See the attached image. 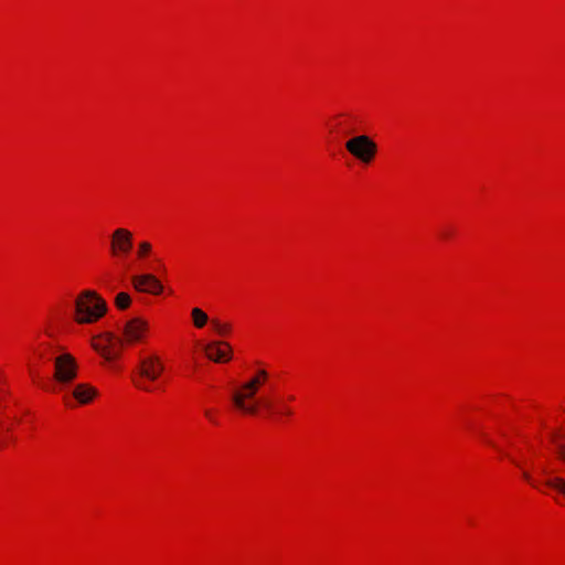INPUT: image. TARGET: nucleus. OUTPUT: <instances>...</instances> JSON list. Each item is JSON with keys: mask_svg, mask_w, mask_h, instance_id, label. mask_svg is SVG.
<instances>
[{"mask_svg": "<svg viewBox=\"0 0 565 565\" xmlns=\"http://www.w3.org/2000/svg\"><path fill=\"white\" fill-rule=\"evenodd\" d=\"M270 375L265 369H257L249 376L235 384L230 393L232 409L244 417H256L263 413L267 395L264 390Z\"/></svg>", "mask_w": 565, "mask_h": 565, "instance_id": "1", "label": "nucleus"}, {"mask_svg": "<svg viewBox=\"0 0 565 565\" xmlns=\"http://www.w3.org/2000/svg\"><path fill=\"white\" fill-rule=\"evenodd\" d=\"M167 371L164 358L157 353L150 352L141 356L131 374L132 386L142 393H154Z\"/></svg>", "mask_w": 565, "mask_h": 565, "instance_id": "2", "label": "nucleus"}, {"mask_svg": "<svg viewBox=\"0 0 565 565\" xmlns=\"http://www.w3.org/2000/svg\"><path fill=\"white\" fill-rule=\"evenodd\" d=\"M108 312L106 299L94 289H83L74 298L72 319L77 326H93Z\"/></svg>", "mask_w": 565, "mask_h": 565, "instance_id": "3", "label": "nucleus"}, {"mask_svg": "<svg viewBox=\"0 0 565 565\" xmlns=\"http://www.w3.org/2000/svg\"><path fill=\"white\" fill-rule=\"evenodd\" d=\"M89 347L103 360V364L115 363L122 355L120 339L110 331L92 335Z\"/></svg>", "mask_w": 565, "mask_h": 565, "instance_id": "4", "label": "nucleus"}, {"mask_svg": "<svg viewBox=\"0 0 565 565\" xmlns=\"http://www.w3.org/2000/svg\"><path fill=\"white\" fill-rule=\"evenodd\" d=\"M296 402L297 396L294 393H284L277 397H270L267 395L266 405H264L262 414H265L268 418L275 422L287 423L296 413Z\"/></svg>", "mask_w": 565, "mask_h": 565, "instance_id": "5", "label": "nucleus"}, {"mask_svg": "<svg viewBox=\"0 0 565 565\" xmlns=\"http://www.w3.org/2000/svg\"><path fill=\"white\" fill-rule=\"evenodd\" d=\"M344 148L348 153L364 166H370L376 159L379 147L373 138L367 135H358L349 138Z\"/></svg>", "mask_w": 565, "mask_h": 565, "instance_id": "6", "label": "nucleus"}, {"mask_svg": "<svg viewBox=\"0 0 565 565\" xmlns=\"http://www.w3.org/2000/svg\"><path fill=\"white\" fill-rule=\"evenodd\" d=\"M98 396L99 391L96 386L87 382H81L64 392L62 402L67 408H76L93 404Z\"/></svg>", "mask_w": 565, "mask_h": 565, "instance_id": "7", "label": "nucleus"}, {"mask_svg": "<svg viewBox=\"0 0 565 565\" xmlns=\"http://www.w3.org/2000/svg\"><path fill=\"white\" fill-rule=\"evenodd\" d=\"M53 379L57 384L68 385L73 383L79 373V365L76 358L64 352L54 359Z\"/></svg>", "mask_w": 565, "mask_h": 565, "instance_id": "8", "label": "nucleus"}, {"mask_svg": "<svg viewBox=\"0 0 565 565\" xmlns=\"http://www.w3.org/2000/svg\"><path fill=\"white\" fill-rule=\"evenodd\" d=\"M150 333L149 322L141 318L136 317L128 320L121 331L120 342L122 345L134 347L147 342Z\"/></svg>", "mask_w": 565, "mask_h": 565, "instance_id": "9", "label": "nucleus"}, {"mask_svg": "<svg viewBox=\"0 0 565 565\" xmlns=\"http://www.w3.org/2000/svg\"><path fill=\"white\" fill-rule=\"evenodd\" d=\"M134 249V233L127 227L115 228L109 236V255L115 259L127 258Z\"/></svg>", "mask_w": 565, "mask_h": 565, "instance_id": "10", "label": "nucleus"}, {"mask_svg": "<svg viewBox=\"0 0 565 565\" xmlns=\"http://www.w3.org/2000/svg\"><path fill=\"white\" fill-rule=\"evenodd\" d=\"M205 358L216 364H226L234 356L232 345L223 340H213L202 344Z\"/></svg>", "mask_w": 565, "mask_h": 565, "instance_id": "11", "label": "nucleus"}, {"mask_svg": "<svg viewBox=\"0 0 565 565\" xmlns=\"http://www.w3.org/2000/svg\"><path fill=\"white\" fill-rule=\"evenodd\" d=\"M132 287L142 294L160 296L163 292L162 282L152 274L135 275L131 278Z\"/></svg>", "mask_w": 565, "mask_h": 565, "instance_id": "12", "label": "nucleus"}, {"mask_svg": "<svg viewBox=\"0 0 565 565\" xmlns=\"http://www.w3.org/2000/svg\"><path fill=\"white\" fill-rule=\"evenodd\" d=\"M190 320L194 329L202 330L207 324L211 326L212 319L202 308L194 307L190 311Z\"/></svg>", "mask_w": 565, "mask_h": 565, "instance_id": "13", "label": "nucleus"}, {"mask_svg": "<svg viewBox=\"0 0 565 565\" xmlns=\"http://www.w3.org/2000/svg\"><path fill=\"white\" fill-rule=\"evenodd\" d=\"M544 475L546 476L544 481L545 487L565 498V478L561 476H552L548 471H544Z\"/></svg>", "mask_w": 565, "mask_h": 565, "instance_id": "14", "label": "nucleus"}, {"mask_svg": "<svg viewBox=\"0 0 565 565\" xmlns=\"http://www.w3.org/2000/svg\"><path fill=\"white\" fill-rule=\"evenodd\" d=\"M211 328L213 332L220 337H230L233 332V327L230 322L220 319L211 320Z\"/></svg>", "mask_w": 565, "mask_h": 565, "instance_id": "15", "label": "nucleus"}, {"mask_svg": "<svg viewBox=\"0 0 565 565\" xmlns=\"http://www.w3.org/2000/svg\"><path fill=\"white\" fill-rule=\"evenodd\" d=\"M153 246L149 241H140L136 249V258L138 260H145L152 255Z\"/></svg>", "mask_w": 565, "mask_h": 565, "instance_id": "16", "label": "nucleus"}, {"mask_svg": "<svg viewBox=\"0 0 565 565\" xmlns=\"http://www.w3.org/2000/svg\"><path fill=\"white\" fill-rule=\"evenodd\" d=\"M130 305H131V297L129 294L121 291L116 295L115 306L119 310H126L130 307Z\"/></svg>", "mask_w": 565, "mask_h": 565, "instance_id": "17", "label": "nucleus"}, {"mask_svg": "<svg viewBox=\"0 0 565 565\" xmlns=\"http://www.w3.org/2000/svg\"><path fill=\"white\" fill-rule=\"evenodd\" d=\"M555 457L558 461L565 463V443H559L556 445Z\"/></svg>", "mask_w": 565, "mask_h": 565, "instance_id": "18", "label": "nucleus"}, {"mask_svg": "<svg viewBox=\"0 0 565 565\" xmlns=\"http://www.w3.org/2000/svg\"><path fill=\"white\" fill-rule=\"evenodd\" d=\"M204 417L211 422V423H215V419H216V411L215 409H212V408H209V409H205L204 411Z\"/></svg>", "mask_w": 565, "mask_h": 565, "instance_id": "19", "label": "nucleus"}, {"mask_svg": "<svg viewBox=\"0 0 565 565\" xmlns=\"http://www.w3.org/2000/svg\"><path fill=\"white\" fill-rule=\"evenodd\" d=\"M524 479L532 486L535 487V484L532 482L531 477L527 472H524Z\"/></svg>", "mask_w": 565, "mask_h": 565, "instance_id": "20", "label": "nucleus"}]
</instances>
